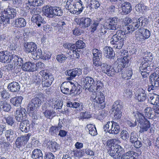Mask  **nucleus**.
I'll list each match as a JSON object with an SVG mask.
<instances>
[{
	"mask_svg": "<svg viewBox=\"0 0 159 159\" xmlns=\"http://www.w3.org/2000/svg\"><path fill=\"white\" fill-rule=\"evenodd\" d=\"M116 140L115 139L108 140L107 145L109 147L108 152L109 155L114 158L119 159L124 151L122 147L115 143Z\"/></svg>",
	"mask_w": 159,
	"mask_h": 159,
	"instance_id": "1",
	"label": "nucleus"
},
{
	"mask_svg": "<svg viewBox=\"0 0 159 159\" xmlns=\"http://www.w3.org/2000/svg\"><path fill=\"white\" fill-rule=\"evenodd\" d=\"M16 10L14 8L8 7L2 11V16L0 19V24H3L4 26L9 24L10 19L13 18L16 16Z\"/></svg>",
	"mask_w": 159,
	"mask_h": 159,
	"instance_id": "2",
	"label": "nucleus"
},
{
	"mask_svg": "<svg viewBox=\"0 0 159 159\" xmlns=\"http://www.w3.org/2000/svg\"><path fill=\"white\" fill-rule=\"evenodd\" d=\"M125 32L121 30H118L116 34L114 35L111 39L110 43L113 46L115 49H120L124 44L125 39L123 38V34Z\"/></svg>",
	"mask_w": 159,
	"mask_h": 159,
	"instance_id": "3",
	"label": "nucleus"
},
{
	"mask_svg": "<svg viewBox=\"0 0 159 159\" xmlns=\"http://www.w3.org/2000/svg\"><path fill=\"white\" fill-rule=\"evenodd\" d=\"M134 114L139 123L138 125L140 129L139 132L142 133L147 131L150 126L149 121L144 118L143 114L138 111L134 112Z\"/></svg>",
	"mask_w": 159,
	"mask_h": 159,
	"instance_id": "4",
	"label": "nucleus"
},
{
	"mask_svg": "<svg viewBox=\"0 0 159 159\" xmlns=\"http://www.w3.org/2000/svg\"><path fill=\"white\" fill-rule=\"evenodd\" d=\"M120 55L123 57L120 61L118 65L116 67H114V75L116 73H118L121 71L123 69H124L125 67H127L128 66V63L129 62V60L127 58L128 57L127 56L128 55V52L126 51H122L121 52V51L120 52H119Z\"/></svg>",
	"mask_w": 159,
	"mask_h": 159,
	"instance_id": "5",
	"label": "nucleus"
},
{
	"mask_svg": "<svg viewBox=\"0 0 159 159\" xmlns=\"http://www.w3.org/2000/svg\"><path fill=\"white\" fill-rule=\"evenodd\" d=\"M42 102L40 99L38 97H35L33 98L31 101L27 105V110L31 113L32 117L33 119H37L38 117L35 115V110L41 105Z\"/></svg>",
	"mask_w": 159,
	"mask_h": 159,
	"instance_id": "6",
	"label": "nucleus"
},
{
	"mask_svg": "<svg viewBox=\"0 0 159 159\" xmlns=\"http://www.w3.org/2000/svg\"><path fill=\"white\" fill-rule=\"evenodd\" d=\"M39 74L43 78L42 82L43 87H50L54 80L53 75L50 73L47 70L40 71Z\"/></svg>",
	"mask_w": 159,
	"mask_h": 159,
	"instance_id": "7",
	"label": "nucleus"
},
{
	"mask_svg": "<svg viewBox=\"0 0 159 159\" xmlns=\"http://www.w3.org/2000/svg\"><path fill=\"white\" fill-rule=\"evenodd\" d=\"M148 19L147 18H144L140 17L135 22L132 23V25H130L127 27V30L130 32L131 31H134L139 28L140 26H143L148 23Z\"/></svg>",
	"mask_w": 159,
	"mask_h": 159,
	"instance_id": "8",
	"label": "nucleus"
},
{
	"mask_svg": "<svg viewBox=\"0 0 159 159\" xmlns=\"http://www.w3.org/2000/svg\"><path fill=\"white\" fill-rule=\"evenodd\" d=\"M153 58V55L152 53L148 52H145L144 61L141 63L142 66L140 68L142 69L147 68V69L149 70L150 65L152 64V61Z\"/></svg>",
	"mask_w": 159,
	"mask_h": 159,
	"instance_id": "9",
	"label": "nucleus"
},
{
	"mask_svg": "<svg viewBox=\"0 0 159 159\" xmlns=\"http://www.w3.org/2000/svg\"><path fill=\"white\" fill-rule=\"evenodd\" d=\"M27 112L23 108H20L16 110L15 112V118L16 120L21 122L27 120Z\"/></svg>",
	"mask_w": 159,
	"mask_h": 159,
	"instance_id": "10",
	"label": "nucleus"
},
{
	"mask_svg": "<svg viewBox=\"0 0 159 159\" xmlns=\"http://www.w3.org/2000/svg\"><path fill=\"white\" fill-rule=\"evenodd\" d=\"M120 20L117 17L110 18L106 22V28L109 30H115L119 27Z\"/></svg>",
	"mask_w": 159,
	"mask_h": 159,
	"instance_id": "11",
	"label": "nucleus"
},
{
	"mask_svg": "<svg viewBox=\"0 0 159 159\" xmlns=\"http://www.w3.org/2000/svg\"><path fill=\"white\" fill-rule=\"evenodd\" d=\"M31 135L30 133H28L18 137L15 142L16 146L18 148H20L23 145L26 144L28 141Z\"/></svg>",
	"mask_w": 159,
	"mask_h": 159,
	"instance_id": "12",
	"label": "nucleus"
},
{
	"mask_svg": "<svg viewBox=\"0 0 159 159\" xmlns=\"http://www.w3.org/2000/svg\"><path fill=\"white\" fill-rule=\"evenodd\" d=\"M12 55L7 51L0 52V61L4 63H8L12 61Z\"/></svg>",
	"mask_w": 159,
	"mask_h": 159,
	"instance_id": "13",
	"label": "nucleus"
},
{
	"mask_svg": "<svg viewBox=\"0 0 159 159\" xmlns=\"http://www.w3.org/2000/svg\"><path fill=\"white\" fill-rule=\"evenodd\" d=\"M82 74V70L80 69L75 68L69 70L66 72V74L69 76L67 78L68 80H71L76 76H79Z\"/></svg>",
	"mask_w": 159,
	"mask_h": 159,
	"instance_id": "14",
	"label": "nucleus"
},
{
	"mask_svg": "<svg viewBox=\"0 0 159 159\" xmlns=\"http://www.w3.org/2000/svg\"><path fill=\"white\" fill-rule=\"evenodd\" d=\"M150 79L152 81V84L149 86L148 88V91L152 90H156L159 88V77L154 76L151 77L150 76Z\"/></svg>",
	"mask_w": 159,
	"mask_h": 159,
	"instance_id": "15",
	"label": "nucleus"
},
{
	"mask_svg": "<svg viewBox=\"0 0 159 159\" xmlns=\"http://www.w3.org/2000/svg\"><path fill=\"white\" fill-rule=\"evenodd\" d=\"M72 82L70 81L63 83L61 85V92L64 94L70 95V90L72 86Z\"/></svg>",
	"mask_w": 159,
	"mask_h": 159,
	"instance_id": "16",
	"label": "nucleus"
},
{
	"mask_svg": "<svg viewBox=\"0 0 159 159\" xmlns=\"http://www.w3.org/2000/svg\"><path fill=\"white\" fill-rule=\"evenodd\" d=\"M92 20L89 18L83 17L78 20V24L83 29L89 27L91 23Z\"/></svg>",
	"mask_w": 159,
	"mask_h": 159,
	"instance_id": "17",
	"label": "nucleus"
},
{
	"mask_svg": "<svg viewBox=\"0 0 159 159\" xmlns=\"http://www.w3.org/2000/svg\"><path fill=\"white\" fill-rule=\"evenodd\" d=\"M70 90V95L76 96L80 94L82 91L81 86L78 84H74L72 83Z\"/></svg>",
	"mask_w": 159,
	"mask_h": 159,
	"instance_id": "18",
	"label": "nucleus"
},
{
	"mask_svg": "<svg viewBox=\"0 0 159 159\" xmlns=\"http://www.w3.org/2000/svg\"><path fill=\"white\" fill-rule=\"evenodd\" d=\"M65 7L68 9L72 13H76V12H81L82 11V9L80 8L77 7L76 4L75 3H69V2H66L65 6Z\"/></svg>",
	"mask_w": 159,
	"mask_h": 159,
	"instance_id": "19",
	"label": "nucleus"
},
{
	"mask_svg": "<svg viewBox=\"0 0 159 159\" xmlns=\"http://www.w3.org/2000/svg\"><path fill=\"white\" fill-rule=\"evenodd\" d=\"M144 116H143L144 118L146 117L149 119H153L155 118L157 115H155V113L154 111L153 108L151 107H147L144 110Z\"/></svg>",
	"mask_w": 159,
	"mask_h": 159,
	"instance_id": "20",
	"label": "nucleus"
},
{
	"mask_svg": "<svg viewBox=\"0 0 159 159\" xmlns=\"http://www.w3.org/2000/svg\"><path fill=\"white\" fill-rule=\"evenodd\" d=\"M21 68L25 71L33 72L36 70L35 64L29 61L23 63L21 66Z\"/></svg>",
	"mask_w": 159,
	"mask_h": 159,
	"instance_id": "21",
	"label": "nucleus"
},
{
	"mask_svg": "<svg viewBox=\"0 0 159 159\" xmlns=\"http://www.w3.org/2000/svg\"><path fill=\"white\" fill-rule=\"evenodd\" d=\"M25 50L27 53H32L35 52L37 49L36 44L33 42L25 43L24 45Z\"/></svg>",
	"mask_w": 159,
	"mask_h": 159,
	"instance_id": "22",
	"label": "nucleus"
},
{
	"mask_svg": "<svg viewBox=\"0 0 159 159\" xmlns=\"http://www.w3.org/2000/svg\"><path fill=\"white\" fill-rule=\"evenodd\" d=\"M82 84L84 85V89L86 90L87 88L91 84H95L93 79L89 76L83 78L81 80Z\"/></svg>",
	"mask_w": 159,
	"mask_h": 159,
	"instance_id": "23",
	"label": "nucleus"
},
{
	"mask_svg": "<svg viewBox=\"0 0 159 159\" xmlns=\"http://www.w3.org/2000/svg\"><path fill=\"white\" fill-rule=\"evenodd\" d=\"M96 95L94 94L91 97V100L97 103H102L104 102L105 97L104 96L101 92H99L96 93Z\"/></svg>",
	"mask_w": 159,
	"mask_h": 159,
	"instance_id": "24",
	"label": "nucleus"
},
{
	"mask_svg": "<svg viewBox=\"0 0 159 159\" xmlns=\"http://www.w3.org/2000/svg\"><path fill=\"white\" fill-rule=\"evenodd\" d=\"M102 72L109 76H113L114 75V70L113 67L106 63L103 64Z\"/></svg>",
	"mask_w": 159,
	"mask_h": 159,
	"instance_id": "25",
	"label": "nucleus"
},
{
	"mask_svg": "<svg viewBox=\"0 0 159 159\" xmlns=\"http://www.w3.org/2000/svg\"><path fill=\"white\" fill-rule=\"evenodd\" d=\"M30 124L27 120L20 122V129L23 132L27 133L30 130Z\"/></svg>",
	"mask_w": 159,
	"mask_h": 159,
	"instance_id": "26",
	"label": "nucleus"
},
{
	"mask_svg": "<svg viewBox=\"0 0 159 159\" xmlns=\"http://www.w3.org/2000/svg\"><path fill=\"white\" fill-rule=\"evenodd\" d=\"M7 88L10 91L14 93L19 91L20 86L18 82L13 81L8 84Z\"/></svg>",
	"mask_w": 159,
	"mask_h": 159,
	"instance_id": "27",
	"label": "nucleus"
},
{
	"mask_svg": "<svg viewBox=\"0 0 159 159\" xmlns=\"http://www.w3.org/2000/svg\"><path fill=\"white\" fill-rule=\"evenodd\" d=\"M31 20L33 22L35 23L38 27L41 26L42 25H43L46 23L44 19L39 14L32 17Z\"/></svg>",
	"mask_w": 159,
	"mask_h": 159,
	"instance_id": "28",
	"label": "nucleus"
},
{
	"mask_svg": "<svg viewBox=\"0 0 159 159\" xmlns=\"http://www.w3.org/2000/svg\"><path fill=\"white\" fill-rule=\"evenodd\" d=\"M26 9L29 10V11L33 17L38 14H39L41 12V9L39 7L35 6H29L26 5Z\"/></svg>",
	"mask_w": 159,
	"mask_h": 159,
	"instance_id": "29",
	"label": "nucleus"
},
{
	"mask_svg": "<svg viewBox=\"0 0 159 159\" xmlns=\"http://www.w3.org/2000/svg\"><path fill=\"white\" fill-rule=\"evenodd\" d=\"M104 53L106 54V57L107 58L114 59L115 57V53L112 48L106 47L104 48Z\"/></svg>",
	"mask_w": 159,
	"mask_h": 159,
	"instance_id": "30",
	"label": "nucleus"
},
{
	"mask_svg": "<svg viewBox=\"0 0 159 159\" xmlns=\"http://www.w3.org/2000/svg\"><path fill=\"white\" fill-rule=\"evenodd\" d=\"M133 74L131 68L127 69L126 67L122 71V77L123 79L128 80L130 79Z\"/></svg>",
	"mask_w": 159,
	"mask_h": 159,
	"instance_id": "31",
	"label": "nucleus"
},
{
	"mask_svg": "<svg viewBox=\"0 0 159 159\" xmlns=\"http://www.w3.org/2000/svg\"><path fill=\"white\" fill-rule=\"evenodd\" d=\"M147 98L146 95L145 93V91L143 89H140L138 92L135 94V98L139 102H143Z\"/></svg>",
	"mask_w": 159,
	"mask_h": 159,
	"instance_id": "32",
	"label": "nucleus"
},
{
	"mask_svg": "<svg viewBox=\"0 0 159 159\" xmlns=\"http://www.w3.org/2000/svg\"><path fill=\"white\" fill-rule=\"evenodd\" d=\"M138 154L134 151H129L125 154H122L120 157L121 159H136L135 157Z\"/></svg>",
	"mask_w": 159,
	"mask_h": 159,
	"instance_id": "33",
	"label": "nucleus"
},
{
	"mask_svg": "<svg viewBox=\"0 0 159 159\" xmlns=\"http://www.w3.org/2000/svg\"><path fill=\"white\" fill-rule=\"evenodd\" d=\"M11 108V105L6 101H0V110L9 112Z\"/></svg>",
	"mask_w": 159,
	"mask_h": 159,
	"instance_id": "34",
	"label": "nucleus"
},
{
	"mask_svg": "<svg viewBox=\"0 0 159 159\" xmlns=\"http://www.w3.org/2000/svg\"><path fill=\"white\" fill-rule=\"evenodd\" d=\"M31 157L33 159H43V155L41 150L39 149H34L33 151Z\"/></svg>",
	"mask_w": 159,
	"mask_h": 159,
	"instance_id": "35",
	"label": "nucleus"
},
{
	"mask_svg": "<svg viewBox=\"0 0 159 159\" xmlns=\"http://www.w3.org/2000/svg\"><path fill=\"white\" fill-rule=\"evenodd\" d=\"M122 12L125 14H128L130 13L132 9V7L131 4L127 2H125L122 5Z\"/></svg>",
	"mask_w": 159,
	"mask_h": 159,
	"instance_id": "36",
	"label": "nucleus"
},
{
	"mask_svg": "<svg viewBox=\"0 0 159 159\" xmlns=\"http://www.w3.org/2000/svg\"><path fill=\"white\" fill-rule=\"evenodd\" d=\"M12 61L16 66H21L24 62L23 59L15 55H12Z\"/></svg>",
	"mask_w": 159,
	"mask_h": 159,
	"instance_id": "37",
	"label": "nucleus"
},
{
	"mask_svg": "<svg viewBox=\"0 0 159 159\" xmlns=\"http://www.w3.org/2000/svg\"><path fill=\"white\" fill-rule=\"evenodd\" d=\"M43 11L45 15L47 17H53V7H49L46 6L43 7Z\"/></svg>",
	"mask_w": 159,
	"mask_h": 159,
	"instance_id": "38",
	"label": "nucleus"
},
{
	"mask_svg": "<svg viewBox=\"0 0 159 159\" xmlns=\"http://www.w3.org/2000/svg\"><path fill=\"white\" fill-rule=\"evenodd\" d=\"M44 116L46 118L52 119L57 115L56 112L53 110H46L43 112Z\"/></svg>",
	"mask_w": 159,
	"mask_h": 159,
	"instance_id": "39",
	"label": "nucleus"
},
{
	"mask_svg": "<svg viewBox=\"0 0 159 159\" xmlns=\"http://www.w3.org/2000/svg\"><path fill=\"white\" fill-rule=\"evenodd\" d=\"M5 134L7 140L10 142H12L15 139L14 132L11 129L6 130Z\"/></svg>",
	"mask_w": 159,
	"mask_h": 159,
	"instance_id": "40",
	"label": "nucleus"
},
{
	"mask_svg": "<svg viewBox=\"0 0 159 159\" xmlns=\"http://www.w3.org/2000/svg\"><path fill=\"white\" fill-rule=\"evenodd\" d=\"M23 98L21 96H17L15 98H12L10 99V102L14 106L18 107L20 105L22 102Z\"/></svg>",
	"mask_w": 159,
	"mask_h": 159,
	"instance_id": "41",
	"label": "nucleus"
},
{
	"mask_svg": "<svg viewBox=\"0 0 159 159\" xmlns=\"http://www.w3.org/2000/svg\"><path fill=\"white\" fill-rule=\"evenodd\" d=\"M48 143V145L47 148H49L50 151L55 152L58 149V144L55 141H50L49 140Z\"/></svg>",
	"mask_w": 159,
	"mask_h": 159,
	"instance_id": "42",
	"label": "nucleus"
},
{
	"mask_svg": "<svg viewBox=\"0 0 159 159\" xmlns=\"http://www.w3.org/2000/svg\"><path fill=\"white\" fill-rule=\"evenodd\" d=\"M150 103L153 105H157L159 104V95L156 94H154L149 98Z\"/></svg>",
	"mask_w": 159,
	"mask_h": 159,
	"instance_id": "43",
	"label": "nucleus"
},
{
	"mask_svg": "<svg viewBox=\"0 0 159 159\" xmlns=\"http://www.w3.org/2000/svg\"><path fill=\"white\" fill-rule=\"evenodd\" d=\"M15 24L17 27L20 28L24 27L26 25V22L25 19L23 18H19L16 20Z\"/></svg>",
	"mask_w": 159,
	"mask_h": 159,
	"instance_id": "44",
	"label": "nucleus"
},
{
	"mask_svg": "<svg viewBox=\"0 0 159 159\" xmlns=\"http://www.w3.org/2000/svg\"><path fill=\"white\" fill-rule=\"evenodd\" d=\"M93 54V58L100 59L102 58V52L101 50L97 49H94L92 50Z\"/></svg>",
	"mask_w": 159,
	"mask_h": 159,
	"instance_id": "45",
	"label": "nucleus"
},
{
	"mask_svg": "<svg viewBox=\"0 0 159 159\" xmlns=\"http://www.w3.org/2000/svg\"><path fill=\"white\" fill-rule=\"evenodd\" d=\"M112 131L111 132L110 134H118L120 130V128L118 124L114 122H113V124H112Z\"/></svg>",
	"mask_w": 159,
	"mask_h": 159,
	"instance_id": "46",
	"label": "nucleus"
},
{
	"mask_svg": "<svg viewBox=\"0 0 159 159\" xmlns=\"http://www.w3.org/2000/svg\"><path fill=\"white\" fill-rule=\"evenodd\" d=\"M87 127L89 130V134L91 135L94 136L97 134L96 129L94 125L90 124L87 125Z\"/></svg>",
	"mask_w": 159,
	"mask_h": 159,
	"instance_id": "47",
	"label": "nucleus"
},
{
	"mask_svg": "<svg viewBox=\"0 0 159 159\" xmlns=\"http://www.w3.org/2000/svg\"><path fill=\"white\" fill-rule=\"evenodd\" d=\"M4 119L5 120L6 123L9 125L12 126L15 122L14 118L12 116H6L4 117Z\"/></svg>",
	"mask_w": 159,
	"mask_h": 159,
	"instance_id": "48",
	"label": "nucleus"
},
{
	"mask_svg": "<svg viewBox=\"0 0 159 159\" xmlns=\"http://www.w3.org/2000/svg\"><path fill=\"white\" fill-rule=\"evenodd\" d=\"M53 16H61L63 14V11L61 8L58 7H53Z\"/></svg>",
	"mask_w": 159,
	"mask_h": 159,
	"instance_id": "49",
	"label": "nucleus"
},
{
	"mask_svg": "<svg viewBox=\"0 0 159 159\" xmlns=\"http://www.w3.org/2000/svg\"><path fill=\"white\" fill-rule=\"evenodd\" d=\"M142 66V64H141L139 68V72L143 77L146 78L149 75V73L151 70V68L149 70L147 69V68L142 69L140 68Z\"/></svg>",
	"mask_w": 159,
	"mask_h": 159,
	"instance_id": "50",
	"label": "nucleus"
},
{
	"mask_svg": "<svg viewBox=\"0 0 159 159\" xmlns=\"http://www.w3.org/2000/svg\"><path fill=\"white\" fill-rule=\"evenodd\" d=\"M121 108L118 109L117 107L112 108V112L114 113V116L116 118L119 119L121 116V112L120 111Z\"/></svg>",
	"mask_w": 159,
	"mask_h": 159,
	"instance_id": "51",
	"label": "nucleus"
},
{
	"mask_svg": "<svg viewBox=\"0 0 159 159\" xmlns=\"http://www.w3.org/2000/svg\"><path fill=\"white\" fill-rule=\"evenodd\" d=\"M102 25L101 24L99 23V21H94L92 24L91 26V31L93 32L96 30H98Z\"/></svg>",
	"mask_w": 159,
	"mask_h": 159,
	"instance_id": "52",
	"label": "nucleus"
},
{
	"mask_svg": "<svg viewBox=\"0 0 159 159\" xmlns=\"http://www.w3.org/2000/svg\"><path fill=\"white\" fill-rule=\"evenodd\" d=\"M113 121L111 122L108 121L106 125L104 126L103 128L105 131L107 132L110 134L111 132L112 131L111 128L112 125V124H113Z\"/></svg>",
	"mask_w": 159,
	"mask_h": 159,
	"instance_id": "53",
	"label": "nucleus"
},
{
	"mask_svg": "<svg viewBox=\"0 0 159 159\" xmlns=\"http://www.w3.org/2000/svg\"><path fill=\"white\" fill-rule=\"evenodd\" d=\"M68 57L67 54H63L57 55L56 56V59L58 61L62 63L66 60Z\"/></svg>",
	"mask_w": 159,
	"mask_h": 159,
	"instance_id": "54",
	"label": "nucleus"
},
{
	"mask_svg": "<svg viewBox=\"0 0 159 159\" xmlns=\"http://www.w3.org/2000/svg\"><path fill=\"white\" fill-rule=\"evenodd\" d=\"M138 137L137 134L134 131L131 133L130 135V142L132 143H133L134 142L138 140Z\"/></svg>",
	"mask_w": 159,
	"mask_h": 159,
	"instance_id": "55",
	"label": "nucleus"
},
{
	"mask_svg": "<svg viewBox=\"0 0 159 159\" xmlns=\"http://www.w3.org/2000/svg\"><path fill=\"white\" fill-rule=\"evenodd\" d=\"M89 4L91 8L97 9L100 6L99 2L96 0H91Z\"/></svg>",
	"mask_w": 159,
	"mask_h": 159,
	"instance_id": "56",
	"label": "nucleus"
},
{
	"mask_svg": "<svg viewBox=\"0 0 159 159\" xmlns=\"http://www.w3.org/2000/svg\"><path fill=\"white\" fill-rule=\"evenodd\" d=\"M145 7L141 4H138L136 5L134 7L135 10L138 12L140 13L144 11Z\"/></svg>",
	"mask_w": 159,
	"mask_h": 159,
	"instance_id": "57",
	"label": "nucleus"
},
{
	"mask_svg": "<svg viewBox=\"0 0 159 159\" xmlns=\"http://www.w3.org/2000/svg\"><path fill=\"white\" fill-rule=\"evenodd\" d=\"M107 111L105 110H102L99 113L98 115V119L101 120L104 119L107 115Z\"/></svg>",
	"mask_w": 159,
	"mask_h": 159,
	"instance_id": "58",
	"label": "nucleus"
},
{
	"mask_svg": "<svg viewBox=\"0 0 159 159\" xmlns=\"http://www.w3.org/2000/svg\"><path fill=\"white\" fill-rule=\"evenodd\" d=\"M59 130L56 126H52L49 129V133L52 135H57Z\"/></svg>",
	"mask_w": 159,
	"mask_h": 159,
	"instance_id": "59",
	"label": "nucleus"
},
{
	"mask_svg": "<svg viewBox=\"0 0 159 159\" xmlns=\"http://www.w3.org/2000/svg\"><path fill=\"white\" fill-rule=\"evenodd\" d=\"M51 54L48 52H43L42 55L41 56V58L46 60H48L51 57Z\"/></svg>",
	"mask_w": 159,
	"mask_h": 159,
	"instance_id": "60",
	"label": "nucleus"
},
{
	"mask_svg": "<svg viewBox=\"0 0 159 159\" xmlns=\"http://www.w3.org/2000/svg\"><path fill=\"white\" fill-rule=\"evenodd\" d=\"M93 66L98 67L101 66L102 68L103 67V64H105V63H102L100 61V59H96L93 58Z\"/></svg>",
	"mask_w": 159,
	"mask_h": 159,
	"instance_id": "61",
	"label": "nucleus"
},
{
	"mask_svg": "<svg viewBox=\"0 0 159 159\" xmlns=\"http://www.w3.org/2000/svg\"><path fill=\"white\" fill-rule=\"evenodd\" d=\"M75 44V46L77 49H82L84 48L85 47V43L81 40H78L77 41Z\"/></svg>",
	"mask_w": 159,
	"mask_h": 159,
	"instance_id": "62",
	"label": "nucleus"
},
{
	"mask_svg": "<svg viewBox=\"0 0 159 159\" xmlns=\"http://www.w3.org/2000/svg\"><path fill=\"white\" fill-rule=\"evenodd\" d=\"M121 138L124 140H126L129 138V135L128 132L125 130H122L120 133Z\"/></svg>",
	"mask_w": 159,
	"mask_h": 159,
	"instance_id": "63",
	"label": "nucleus"
},
{
	"mask_svg": "<svg viewBox=\"0 0 159 159\" xmlns=\"http://www.w3.org/2000/svg\"><path fill=\"white\" fill-rule=\"evenodd\" d=\"M1 95L2 97L4 99H7L9 98L10 94L7 91L4 89H2L1 91Z\"/></svg>",
	"mask_w": 159,
	"mask_h": 159,
	"instance_id": "64",
	"label": "nucleus"
}]
</instances>
